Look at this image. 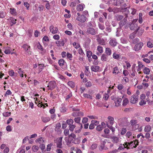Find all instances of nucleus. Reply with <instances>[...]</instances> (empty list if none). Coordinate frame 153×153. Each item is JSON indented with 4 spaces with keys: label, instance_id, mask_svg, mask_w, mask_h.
<instances>
[{
    "label": "nucleus",
    "instance_id": "48",
    "mask_svg": "<svg viewBox=\"0 0 153 153\" xmlns=\"http://www.w3.org/2000/svg\"><path fill=\"white\" fill-rule=\"evenodd\" d=\"M78 53L79 54L81 55L82 56H84L85 55L82 50V48H80L78 50Z\"/></svg>",
    "mask_w": 153,
    "mask_h": 153
},
{
    "label": "nucleus",
    "instance_id": "37",
    "mask_svg": "<svg viewBox=\"0 0 153 153\" xmlns=\"http://www.w3.org/2000/svg\"><path fill=\"white\" fill-rule=\"evenodd\" d=\"M73 45L74 47L76 49L79 48L80 47V45L79 43L76 42H74L73 43Z\"/></svg>",
    "mask_w": 153,
    "mask_h": 153
},
{
    "label": "nucleus",
    "instance_id": "40",
    "mask_svg": "<svg viewBox=\"0 0 153 153\" xmlns=\"http://www.w3.org/2000/svg\"><path fill=\"white\" fill-rule=\"evenodd\" d=\"M66 122L68 125H72L74 123L73 120L71 119L68 120L66 121Z\"/></svg>",
    "mask_w": 153,
    "mask_h": 153
},
{
    "label": "nucleus",
    "instance_id": "59",
    "mask_svg": "<svg viewBox=\"0 0 153 153\" xmlns=\"http://www.w3.org/2000/svg\"><path fill=\"white\" fill-rule=\"evenodd\" d=\"M138 67L141 69L143 68L144 66V65L143 64L142 62L140 61H138Z\"/></svg>",
    "mask_w": 153,
    "mask_h": 153
},
{
    "label": "nucleus",
    "instance_id": "27",
    "mask_svg": "<svg viewBox=\"0 0 153 153\" xmlns=\"http://www.w3.org/2000/svg\"><path fill=\"white\" fill-rule=\"evenodd\" d=\"M113 57L114 58L116 59H118L120 57V55L119 54H117L116 53L114 52L113 55Z\"/></svg>",
    "mask_w": 153,
    "mask_h": 153
},
{
    "label": "nucleus",
    "instance_id": "53",
    "mask_svg": "<svg viewBox=\"0 0 153 153\" xmlns=\"http://www.w3.org/2000/svg\"><path fill=\"white\" fill-rule=\"evenodd\" d=\"M84 97H85L87 98L88 99H92V96L88 94H84L83 95Z\"/></svg>",
    "mask_w": 153,
    "mask_h": 153
},
{
    "label": "nucleus",
    "instance_id": "34",
    "mask_svg": "<svg viewBox=\"0 0 153 153\" xmlns=\"http://www.w3.org/2000/svg\"><path fill=\"white\" fill-rule=\"evenodd\" d=\"M68 85L71 88H73L75 87V84L73 82L70 81L68 82Z\"/></svg>",
    "mask_w": 153,
    "mask_h": 153
},
{
    "label": "nucleus",
    "instance_id": "14",
    "mask_svg": "<svg viewBox=\"0 0 153 153\" xmlns=\"http://www.w3.org/2000/svg\"><path fill=\"white\" fill-rule=\"evenodd\" d=\"M91 69L92 71L97 72L100 69V67L97 65H92L91 67Z\"/></svg>",
    "mask_w": 153,
    "mask_h": 153
},
{
    "label": "nucleus",
    "instance_id": "5",
    "mask_svg": "<svg viewBox=\"0 0 153 153\" xmlns=\"http://www.w3.org/2000/svg\"><path fill=\"white\" fill-rule=\"evenodd\" d=\"M56 86V84L54 81H51L48 83V89L50 90H52Z\"/></svg>",
    "mask_w": 153,
    "mask_h": 153
},
{
    "label": "nucleus",
    "instance_id": "32",
    "mask_svg": "<svg viewBox=\"0 0 153 153\" xmlns=\"http://www.w3.org/2000/svg\"><path fill=\"white\" fill-rule=\"evenodd\" d=\"M44 66L43 64H40L39 65V73H40L42 70L44 68Z\"/></svg>",
    "mask_w": 153,
    "mask_h": 153
},
{
    "label": "nucleus",
    "instance_id": "1",
    "mask_svg": "<svg viewBox=\"0 0 153 153\" xmlns=\"http://www.w3.org/2000/svg\"><path fill=\"white\" fill-rule=\"evenodd\" d=\"M76 137V135L73 133H71L68 137H66L65 138V140L67 145L68 146H70V144L72 143L76 144H79V142H76L75 141Z\"/></svg>",
    "mask_w": 153,
    "mask_h": 153
},
{
    "label": "nucleus",
    "instance_id": "61",
    "mask_svg": "<svg viewBox=\"0 0 153 153\" xmlns=\"http://www.w3.org/2000/svg\"><path fill=\"white\" fill-rule=\"evenodd\" d=\"M38 147L36 146H33L32 147V149L34 152H36L38 149Z\"/></svg>",
    "mask_w": 153,
    "mask_h": 153
},
{
    "label": "nucleus",
    "instance_id": "22",
    "mask_svg": "<svg viewBox=\"0 0 153 153\" xmlns=\"http://www.w3.org/2000/svg\"><path fill=\"white\" fill-rule=\"evenodd\" d=\"M123 2V0H116L115 2L114 3V4L116 6H119Z\"/></svg>",
    "mask_w": 153,
    "mask_h": 153
},
{
    "label": "nucleus",
    "instance_id": "62",
    "mask_svg": "<svg viewBox=\"0 0 153 153\" xmlns=\"http://www.w3.org/2000/svg\"><path fill=\"white\" fill-rule=\"evenodd\" d=\"M137 123V121L136 120H132L130 121V123L131 126L135 125Z\"/></svg>",
    "mask_w": 153,
    "mask_h": 153
},
{
    "label": "nucleus",
    "instance_id": "33",
    "mask_svg": "<svg viewBox=\"0 0 153 153\" xmlns=\"http://www.w3.org/2000/svg\"><path fill=\"white\" fill-rule=\"evenodd\" d=\"M65 62V60L62 59H60L58 62L59 65L61 66H63Z\"/></svg>",
    "mask_w": 153,
    "mask_h": 153
},
{
    "label": "nucleus",
    "instance_id": "29",
    "mask_svg": "<svg viewBox=\"0 0 153 153\" xmlns=\"http://www.w3.org/2000/svg\"><path fill=\"white\" fill-rule=\"evenodd\" d=\"M129 102V100L128 98H125L123 101V105H126Z\"/></svg>",
    "mask_w": 153,
    "mask_h": 153
},
{
    "label": "nucleus",
    "instance_id": "8",
    "mask_svg": "<svg viewBox=\"0 0 153 153\" xmlns=\"http://www.w3.org/2000/svg\"><path fill=\"white\" fill-rule=\"evenodd\" d=\"M143 45V43L142 42H140L135 45L134 48V50L135 51H138L141 49Z\"/></svg>",
    "mask_w": 153,
    "mask_h": 153
},
{
    "label": "nucleus",
    "instance_id": "21",
    "mask_svg": "<svg viewBox=\"0 0 153 153\" xmlns=\"http://www.w3.org/2000/svg\"><path fill=\"white\" fill-rule=\"evenodd\" d=\"M123 15H118L116 16V20L118 21H121L124 18Z\"/></svg>",
    "mask_w": 153,
    "mask_h": 153
},
{
    "label": "nucleus",
    "instance_id": "15",
    "mask_svg": "<svg viewBox=\"0 0 153 153\" xmlns=\"http://www.w3.org/2000/svg\"><path fill=\"white\" fill-rule=\"evenodd\" d=\"M72 115L74 117L83 116V113L81 111L79 112L78 113L77 112H74L72 113Z\"/></svg>",
    "mask_w": 153,
    "mask_h": 153
},
{
    "label": "nucleus",
    "instance_id": "16",
    "mask_svg": "<svg viewBox=\"0 0 153 153\" xmlns=\"http://www.w3.org/2000/svg\"><path fill=\"white\" fill-rule=\"evenodd\" d=\"M80 3L79 0H75L74 1L72 2L70 4V6L71 7H74L76 6V4Z\"/></svg>",
    "mask_w": 153,
    "mask_h": 153
},
{
    "label": "nucleus",
    "instance_id": "20",
    "mask_svg": "<svg viewBox=\"0 0 153 153\" xmlns=\"http://www.w3.org/2000/svg\"><path fill=\"white\" fill-rule=\"evenodd\" d=\"M105 53L107 55L109 56L111 53V50L109 48H105Z\"/></svg>",
    "mask_w": 153,
    "mask_h": 153
},
{
    "label": "nucleus",
    "instance_id": "64",
    "mask_svg": "<svg viewBox=\"0 0 153 153\" xmlns=\"http://www.w3.org/2000/svg\"><path fill=\"white\" fill-rule=\"evenodd\" d=\"M139 39L138 38H136L133 40L132 43L133 44H135L139 42Z\"/></svg>",
    "mask_w": 153,
    "mask_h": 153
},
{
    "label": "nucleus",
    "instance_id": "51",
    "mask_svg": "<svg viewBox=\"0 0 153 153\" xmlns=\"http://www.w3.org/2000/svg\"><path fill=\"white\" fill-rule=\"evenodd\" d=\"M6 130L7 131H11L12 130V127L10 125L7 126L6 127Z\"/></svg>",
    "mask_w": 153,
    "mask_h": 153
},
{
    "label": "nucleus",
    "instance_id": "30",
    "mask_svg": "<svg viewBox=\"0 0 153 153\" xmlns=\"http://www.w3.org/2000/svg\"><path fill=\"white\" fill-rule=\"evenodd\" d=\"M18 72L21 77H23L24 72L22 70L21 68H20L18 69Z\"/></svg>",
    "mask_w": 153,
    "mask_h": 153
},
{
    "label": "nucleus",
    "instance_id": "25",
    "mask_svg": "<svg viewBox=\"0 0 153 153\" xmlns=\"http://www.w3.org/2000/svg\"><path fill=\"white\" fill-rule=\"evenodd\" d=\"M143 73L146 74H149L150 72V70L149 68L146 67H145L143 70Z\"/></svg>",
    "mask_w": 153,
    "mask_h": 153
},
{
    "label": "nucleus",
    "instance_id": "49",
    "mask_svg": "<svg viewBox=\"0 0 153 153\" xmlns=\"http://www.w3.org/2000/svg\"><path fill=\"white\" fill-rule=\"evenodd\" d=\"M75 127H76V126L72 124V125H69V130L71 131H73L74 130V128H75Z\"/></svg>",
    "mask_w": 153,
    "mask_h": 153
},
{
    "label": "nucleus",
    "instance_id": "18",
    "mask_svg": "<svg viewBox=\"0 0 153 153\" xmlns=\"http://www.w3.org/2000/svg\"><path fill=\"white\" fill-rule=\"evenodd\" d=\"M41 119L42 121L45 123H47L50 120V118L48 117H42Z\"/></svg>",
    "mask_w": 153,
    "mask_h": 153
},
{
    "label": "nucleus",
    "instance_id": "44",
    "mask_svg": "<svg viewBox=\"0 0 153 153\" xmlns=\"http://www.w3.org/2000/svg\"><path fill=\"white\" fill-rule=\"evenodd\" d=\"M107 140L105 139L104 141H102L101 142V143L102 145L103 146H101L100 147L102 149H104V145L106 143V141H107Z\"/></svg>",
    "mask_w": 153,
    "mask_h": 153
},
{
    "label": "nucleus",
    "instance_id": "52",
    "mask_svg": "<svg viewBox=\"0 0 153 153\" xmlns=\"http://www.w3.org/2000/svg\"><path fill=\"white\" fill-rule=\"evenodd\" d=\"M10 112H7L4 113L3 115L4 117H7L9 116L10 115Z\"/></svg>",
    "mask_w": 153,
    "mask_h": 153
},
{
    "label": "nucleus",
    "instance_id": "57",
    "mask_svg": "<svg viewBox=\"0 0 153 153\" xmlns=\"http://www.w3.org/2000/svg\"><path fill=\"white\" fill-rule=\"evenodd\" d=\"M5 14L3 11H0V18H4L5 17Z\"/></svg>",
    "mask_w": 153,
    "mask_h": 153
},
{
    "label": "nucleus",
    "instance_id": "3",
    "mask_svg": "<svg viewBox=\"0 0 153 153\" xmlns=\"http://www.w3.org/2000/svg\"><path fill=\"white\" fill-rule=\"evenodd\" d=\"M138 97L136 94H133L131 97L130 102L133 104H134L137 102Z\"/></svg>",
    "mask_w": 153,
    "mask_h": 153
},
{
    "label": "nucleus",
    "instance_id": "63",
    "mask_svg": "<svg viewBox=\"0 0 153 153\" xmlns=\"http://www.w3.org/2000/svg\"><path fill=\"white\" fill-rule=\"evenodd\" d=\"M22 47L25 50H26L28 48H30V47L26 44L24 45Z\"/></svg>",
    "mask_w": 153,
    "mask_h": 153
},
{
    "label": "nucleus",
    "instance_id": "58",
    "mask_svg": "<svg viewBox=\"0 0 153 153\" xmlns=\"http://www.w3.org/2000/svg\"><path fill=\"white\" fill-rule=\"evenodd\" d=\"M123 86L122 84H119L117 86V88L119 90H121L123 88Z\"/></svg>",
    "mask_w": 153,
    "mask_h": 153
},
{
    "label": "nucleus",
    "instance_id": "38",
    "mask_svg": "<svg viewBox=\"0 0 153 153\" xmlns=\"http://www.w3.org/2000/svg\"><path fill=\"white\" fill-rule=\"evenodd\" d=\"M97 50L100 53H102L103 52V48L102 47L100 46H97Z\"/></svg>",
    "mask_w": 153,
    "mask_h": 153
},
{
    "label": "nucleus",
    "instance_id": "2",
    "mask_svg": "<svg viewBox=\"0 0 153 153\" xmlns=\"http://www.w3.org/2000/svg\"><path fill=\"white\" fill-rule=\"evenodd\" d=\"M139 142L137 140H135L133 141H131L130 142H125V145L127 149H133L135 148L138 145Z\"/></svg>",
    "mask_w": 153,
    "mask_h": 153
},
{
    "label": "nucleus",
    "instance_id": "6",
    "mask_svg": "<svg viewBox=\"0 0 153 153\" xmlns=\"http://www.w3.org/2000/svg\"><path fill=\"white\" fill-rule=\"evenodd\" d=\"M127 17L128 15L126 14L125 17L119 22V24L120 27H121L126 24L127 22Z\"/></svg>",
    "mask_w": 153,
    "mask_h": 153
},
{
    "label": "nucleus",
    "instance_id": "60",
    "mask_svg": "<svg viewBox=\"0 0 153 153\" xmlns=\"http://www.w3.org/2000/svg\"><path fill=\"white\" fill-rule=\"evenodd\" d=\"M81 118L79 117H77L75 118L74 119V121L77 123H80Z\"/></svg>",
    "mask_w": 153,
    "mask_h": 153
},
{
    "label": "nucleus",
    "instance_id": "56",
    "mask_svg": "<svg viewBox=\"0 0 153 153\" xmlns=\"http://www.w3.org/2000/svg\"><path fill=\"white\" fill-rule=\"evenodd\" d=\"M97 145L96 143L93 144L91 147V149L92 150L95 149L97 147Z\"/></svg>",
    "mask_w": 153,
    "mask_h": 153
},
{
    "label": "nucleus",
    "instance_id": "13",
    "mask_svg": "<svg viewBox=\"0 0 153 153\" xmlns=\"http://www.w3.org/2000/svg\"><path fill=\"white\" fill-rule=\"evenodd\" d=\"M109 43L110 45L112 47L116 46L117 43L116 39L114 38L111 39Z\"/></svg>",
    "mask_w": 153,
    "mask_h": 153
},
{
    "label": "nucleus",
    "instance_id": "12",
    "mask_svg": "<svg viewBox=\"0 0 153 153\" xmlns=\"http://www.w3.org/2000/svg\"><path fill=\"white\" fill-rule=\"evenodd\" d=\"M85 5L83 4H79L76 6V9L79 12L82 11L85 7Z\"/></svg>",
    "mask_w": 153,
    "mask_h": 153
},
{
    "label": "nucleus",
    "instance_id": "26",
    "mask_svg": "<svg viewBox=\"0 0 153 153\" xmlns=\"http://www.w3.org/2000/svg\"><path fill=\"white\" fill-rule=\"evenodd\" d=\"M36 45H37V48L39 50L41 51H43V47L39 42L36 43Z\"/></svg>",
    "mask_w": 153,
    "mask_h": 153
},
{
    "label": "nucleus",
    "instance_id": "17",
    "mask_svg": "<svg viewBox=\"0 0 153 153\" xmlns=\"http://www.w3.org/2000/svg\"><path fill=\"white\" fill-rule=\"evenodd\" d=\"M112 142L114 143H117L119 141V138L115 136H113L111 137Z\"/></svg>",
    "mask_w": 153,
    "mask_h": 153
},
{
    "label": "nucleus",
    "instance_id": "19",
    "mask_svg": "<svg viewBox=\"0 0 153 153\" xmlns=\"http://www.w3.org/2000/svg\"><path fill=\"white\" fill-rule=\"evenodd\" d=\"M108 118L109 120L110 124L111 125H112L114 122V118L111 116H109L108 117Z\"/></svg>",
    "mask_w": 153,
    "mask_h": 153
},
{
    "label": "nucleus",
    "instance_id": "23",
    "mask_svg": "<svg viewBox=\"0 0 153 153\" xmlns=\"http://www.w3.org/2000/svg\"><path fill=\"white\" fill-rule=\"evenodd\" d=\"M108 56L107 55L105 54H103L101 57V60L103 61H106L107 59Z\"/></svg>",
    "mask_w": 153,
    "mask_h": 153
},
{
    "label": "nucleus",
    "instance_id": "43",
    "mask_svg": "<svg viewBox=\"0 0 153 153\" xmlns=\"http://www.w3.org/2000/svg\"><path fill=\"white\" fill-rule=\"evenodd\" d=\"M126 146L125 145V143H124V144L123 145L121 144V146L119 147L118 150H122L124 149V148H126Z\"/></svg>",
    "mask_w": 153,
    "mask_h": 153
},
{
    "label": "nucleus",
    "instance_id": "7",
    "mask_svg": "<svg viewBox=\"0 0 153 153\" xmlns=\"http://www.w3.org/2000/svg\"><path fill=\"white\" fill-rule=\"evenodd\" d=\"M62 137H61L59 138H57L56 140V146L57 147L61 148H62Z\"/></svg>",
    "mask_w": 153,
    "mask_h": 153
},
{
    "label": "nucleus",
    "instance_id": "35",
    "mask_svg": "<svg viewBox=\"0 0 153 153\" xmlns=\"http://www.w3.org/2000/svg\"><path fill=\"white\" fill-rule=\"evenodd\" d=\"M11 51V49L9 47L5 49L4 52L6 54H9L10 53Z\"/></svg>",
    "mask_w": 153,
    "mask_h": 153
},
{
    "label": "nucleus",
    "instance_id": "11",
    "mask_svg": "<svg viewBox=\"0 0 153 153\" xmlns=\"http://www.w3.org/2000/svg\"><path fill=\"white\" fill-rule=\"evenodd\" d=\"M50 30L53 34H56L58 32V29L56 27H54L53 25L51 26L50 27Z\"/></svg>",
    "mask_w": 153,
    "mask_h": 153
},
{
    "label": "nucleus",
    "instance_id": "28",
    "mask_svg": "<svg viewBox=\"0 0 153 153\" xmlns=\"http://www.w3.org/2000/svg\"><path fill=\"white\" fill-rule=\"evenodd\" d=\"M119 71L118 68L117 67H115L113 68V73L115 74H117L119 73Z\"/></svg>",
    "mask_w": 153,
    "mask_h": 153
},
{
    "label": "nucleus",
    "instance_id": "45",
    "mask_svg": "<svg viewBox=\"0 0 153 153\" xmlns=\"http://www.w3.org/2000/svg\"><path fill=\"white\" fill-rule=\"evenodd\" d=\"M103 129V127L101 125L97 126L96 128V130L98 131H101Z\"/></svg>",
    "mask_w": 153,
    "mask_h": 153
},
{
    "label": "nucleus",
    "instance_id": "54",
    "mask_svg": "<svg viewBox=\"0 0 153 153\" xmlns=\"http://www.w3.org/2000/svg\"><path fill=\"white\" fill-rule=\"evenodd\" d=\"M122 101V99L120 98H117L116 99V102L118 105H120Z\"/></svg>",
    "mask_w": 153,
    "mask_h": 153
},
{
    "label": "nucleus",
    "instance_id": "50",
    "mask_svg": "<svg viewBox=\"0 0 153 153\" xmlns=\"http://www.w3.org/2000/svg\"><path fill=\"white\" fill-rule=\"evenodd\" d=\"M37 140L40 144L43 143L44 142V140L42 137L38 138Z\"/></svg>",
    "mask_w": 153,
    "mask_h": 153
},
{
    "label": "nucleus",
    "instance_id": "42",
    "mask_svg": "<svg viewBox=\"0 0 153 153\" xmlns=\"http://www.w3.org/2000/svg\"><path fill=\"white\" fill-rule=\"evenodd\" d=\"M121 42L122 43H127L128 42L127 40L125 38H121Z\"/></svg>",
    "mask_w": 153,
    "mask_h": 153
},
{
    "label": "nucleus",
    "instance_id": "36",
    "mask_svg": "<svg viewBox=\"0 0 153 153\" xmlns=\"http://www.w3.org/2000/svg\"><path fill=\"white\" fill-rule=\"evenodd\" d=\"M126 131L127 130L126 128L124 127L122 128L120 133L122 135L124 134L126 132Z\"/></svg>",
    "mask_w": 153,
    "mask_h": 153
},
{
    "label": "nucleus",
    "instance_id": "9",
    "mask_svg": "<svg viewBox=\"0 0 153 153\" xmlns=\"http://www.w3.org/2000/svg\"><path fill=\"white\" fill-rule=\"evenodd\" d=\"M87 19L86 17L84 15H81L80 16H77L76 20L81 22H85Z\"/></svg>",
    "mask_w": 153,
    "mask_h": 153
},
{
    "label": "nucleus",
    "instance_id": "10",
    "mask_svg": "<svg viewBox=\"0 0 153 153\" xmlns=\"http://www.w3.org/2000/svg\"><path fill=\"white\" fill-rule=\"evenodd\" d=\"M130 28L131 30H136V33L138 30L139 27H138V25L137 24H131L130 26Z\"/></svg>",
    "mask_w": 153,
    "mask_h": 153
},
{
    "label": "nucleus",
    "instance_id": "46",
    "mask_svg": "<svg viewBox=\"0 0 153 153\" xmlns=\"http://www.w3.org/2000/svg\"><path fill=\"white\" fill-rule=\"evenodd\" d=\"M99 43L101 45H103L105 44V42L104 40L103 39H98L97 40Z\"/></svg>",
    "mask_w": 153,
    "mask_h": 153
},
{
    "label": "nucleus",
    "instance_id": "41",
    "mask_svg": "<svg viewBox=\"0 0 153 153\" xmlns=\"http://www.w3.org/2000/svg\"><path fill=\"white\" fill-rule=\"evenodd\" d=\"M45 2H46V3L45 4V7L47 9L49 10L50 8V5L49 3V1H45Z\"/></svg>",
    "mask_w": 153,
    "mask_h": 153
},
{
    "label": "nucleus",
    "instance_id": "31",
    "mask_svg": "<svg viewBox=\"0 0 153 153\" xmlns=\"http://www.w3.org/2000/svg\"><path fill=\"white\" fill-rule=\"evenodd\" d=\"M10 13L13 15H16L17 13L16 10L14 8H10Z\"/></svg>",
    "mask_w": 153,
    "mask_h": 153
},
{
    "label": "nucleus",
    "instance_id": "24",
    "mask_svg": "<svg viewBox=\"0 0 153 153\" xmlns=\"http://www.w3.org/2000/svg\"><path fill=\"white\" fill-rule=\"evenodd\" d=\"M151 129V126L150 125H147L145 127L144 130L145 132H148L150 131Z\"/></svg>",
    "mask_w": 153,
    "mask_h": 153
},
{
    "label": "nucleus",
    "instance_id": "39",
    "mask_svg": "<svg viewBox=\"0 0 153 153\" xmlns=\"http://www.w3.org/2000/svg\"><path fill=\"white\" fill-rule=\"evenodd\" d=\"M64 134L66 136L69 135V130L68 129H65L64 131Z\"/></svg>",
    "mask_w": 153,
    "mask_h": 153
},
{
    "label": "nucleus",
    "instance_id": "55",
    "mask_svg": "<svg viewBox=\"0 0 153 153\" xmlns=\"http://www.w3.org/2000/svg\"><path fill=\"white\" fill-rule=\"evenodd\" d=\"M136 33V32L135 33H133L130 34L129 37L130 39H133L135 36Z\"/></svg>",
    "mask_w": 153,
    "mask_h": 153
},
{
    "label": "nucleus",
    "instance_id": "4",
    "mask_svg": "<svg viewBox=\"0 0 153 153\" xmlns=\"http://www.w3.org/2000/svg\"><path fill=\"white\" fill-rule=\"evenodd\" d=\"M86 33L88 34L92 35H95L97 33V31L94 28L89 27L87 29Z\"/></svg>",
    "mask_w": 153,
    "mask_h": 153
},
{
    "label": "nucleus",
    "instance_id": "47",
    "mask_svg": "<svg viewBox=\"0 0 153 153\" xmlns=\"http://www.w3.org/2000/svg\"><path fill=\"white\" fill-rule=\"evenodd\" d=\"M86 55L88 58H90L92 55V52L90 51H88L86 53Z\"/></svg>",
    "mask_w": 153,
    "mask_h": 153
}]
</instances>
